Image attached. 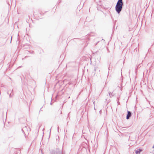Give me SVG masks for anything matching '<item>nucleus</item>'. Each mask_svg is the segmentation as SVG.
I'll return each mask as SVG.
<instances>
[{
  "instance_id": "5",
  "label": "nucleus",
  "mask_w": 154,
  "mask_h": 154,
  "mask_svg": "<svg viewBox=\"0 0 154 154\" xmlns=\"http://www.w3.org/2000/svg\"><path fill=\"white\" fill-rule=\"evenodd\" d=\"M26 128V126L24 127L22 129V131L24 133V130H25Z\"/></svg>"
},
{
  "instance_id": "7",
  "label": "nucleus",
  "mask_w": 154,
  "mask_h": 154,
  "mask_svg": "<svg viewBox=\"0 0 154 154\" xmlns=\"http://www.w3.org/2000/svg\"><path fill=\"white\" fill-rule=\"evenodd\" d=\"M9 92H10L9 91H8V92H7V93H8V94H9Z\"/></svg>"
},
{
  "instance_id": "9",
  "label": "nucleus",
  "mask_w": 154,
  "mask_h": 154,
  "mask_svg": "<svg viewBox=\"0 0 154 154\" xmlns=\"http://www.w3.org/2000/svg\"><path fill=\"white\" fill-rule=\"evenodd\" d=\"M59 128V127H58V131Z\"/></svg>"
},
{
  "instance_id": "4",
  "label": "nucleus",
  "mask_w": 154,
  "mask_h": 154,
  "mask_svg": "<svg viewBox=\"0 0 154 154\" xmlns=\"http://www.w3.org/2000/svg\"><path fill=\"white\" fill-rule=\"evenodd\" d=\"M109 94L110 97H111L113 96V95L110 92L109 93Z\"/></svg>"
},
{
  "instance_id": "1",
  "label": "nucleus",
  "mask_w": 154,
  "mask_h": 154,
  "mask_svg": "<svg viewBox=\"0 0 154 154\" xmlns=\"http://www.w3.org/2000/svg\"><path fill=\"white\" fill-rule=\"evenodd\" d=\"M123 5L122 0H118L115 7L116 10L118 13L119 14L121 11Z\"/></svg>"
},
{
  "instance_id": "6",
  "label": "nucleus",
  "mask_w": 154,
  "mask_h": 154,
  "mask_svg": "<svg viewBox=\"0 0 154 154\" xmlns=\"http://www.w3.org/2000/svg\"><path fill=\"white\" fill-rule=\"evenodd\" d=\"M13 94H12V95L11 94H9V97L10 98H11L12 97V96H13Z\"/></svg>"
},
{
  "instance_id": "10",
  "label": "nucleus",
  "mask_w": 154,
  "mask_h": 154,
  "mask_svg": "<svg viewBox=\"0 0 154 154\" xmlns=\"http://www.w3.org/2000/svg\"><path fill=\"white\" fill-rule=\"evenodd\" d=\"M95 101H94V102H93V103H94H94H95Z\"/></svg>"
},
{
  "instance_id": "3",
  "label": "nucleus",
  "mask_w": 154,
  "mask_h": 154,
  "mask_svg": "<svg viewBox=\"0 0 154 154\" xmlns=\"http://www.w3.org/2000/svg\"><path fill=\"white\" fill-rule=\"evenodd\" d=\"M142 151L141 149H139L135 151L136 154H139L140 152Z\"/></svg>"
},
{
  "instance_id": "2",
  "label": "nucleus",
  "mask_w": 154,
  "mask_h": 154,
  "mask_svg": "<svg viewBox=\"0 0 154 154\" xmlns=\"http://www.w3.org/2000/svg\"><path fill=\"white\" fill-rule=\"evenodd\" d=\"M131 113L130 111H128L127 114L126 118L127 119H128L131 117Z\"/></svg>"
},
{
  "instance_id": "8",
  "label": "nucleus",
  "mask_w": 154,
  "mask_h": 154,
  "mask_svg": "<svg viewBox=\"0 0 154 154\" xmlns=\"http://www.w3.org/2000/svg\"><path fill=\"white\" fill-rule=\"evenodd\" d=\"M51 129H50V133H51Z\"/></svg>"
},
{
  "instance_id": "11",
  "label": "nucleus",
  "mask_w": 154,
  "mask_h": 154,
  "mask_svg": "<svg viewBox=\"0 0 154 154\" xmlns=\"http://www.w3.org/2000/svg\"><path fill=\"white\" fill-rule=\"evenodd\" d=\"M12 91H13V90H11V92H12Z\"/></svg>"
}]
</instances>
